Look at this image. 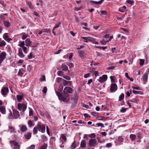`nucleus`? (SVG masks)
<instances>
[{"label": "nucleus", "instance_id": "nucleus-1", "mask_svg": "<svg viewBox=\"0 0 149 149\" xmlns=\"http://www.w3.org/2000/svg\"><path fill=\"white\" fill-rule=\"evenodd\" d=\"M20 43L18 45V46L22 48L23 52L25 54L27 53L29 49L27 48L26 47L24 46V41H20L19 42Z\"/></svg>", "mask_w": 149, "mask_h": 149}, {"label": "nucleus", "instance_id": "nucleus-2", "mask_svg": "<svg viewBox=\"0 0 149 149\" xmlns=\"http://www.w3.org/2000/svg\"><path fill=\"white\" fill-rule=\"evenodd\" d=\"M27 108V106L24 104L18 103L17 104V109L20 111H25Z\"/></svg>", "mask_w": 149, "mask_h": 149}, {"label": "nucleus", "instance_id": "nucleus-3", "mask_svg": "<svg viewBox=\"0 0 149 149\" xmlns=\"http://www.w3.org/2000/svg\"><path fill=\"white\" fill-rule=\"evenodd\" d=\"M6 54L4 52H1L0 50V64H1L6 58Z\"/></svg>", "mask_w": 149, "mask_h": 149}, {"label": "nucleus", "instance_id": "nucleus-4", "mask_svg": "<svg viewBox=\"0 0 149 149\" xmlns=\"http://www.w3.org/2000/svg\"><path fill=\"white\" fill-rule=\"evenodd\" d=\"M38 131L42 133H44L45 132V126L42 124L39 123L37 125Z\"/></svg>", "mask_w": 149, "mask_h": 149}, {"label": "nucleus", "instance_id": "nucleus-5", "mask_svg": "<svg viewBox=\"0 0 149 149\" xmlns=\"http://www.w3.org/2000/svg\"><path fill=\"white\" fill-rule=\"evenodd\" d=\"M97 143L96 139H90L89 140L88 145L90 147L95 146Z\"/></svg>", "mask_w": 149, "mask_h": 149}, {"label": "nucleus", "instance_id": "nucleus-6", "mask_svg": "<svg viewBox=\"0 0 149 149\" xmlns=\"http://www.w3.org/2000/svg\"><path fill=\"white\" fill-rule=\"evenodd\" d=\"M10 143L14 146L13 149H20V146L17 142L14 141H10Z\"/></svg>", "mask_w": 149, "mask_h": 149}, {"label": "nucleus", "instance_id": "nucleus-7", "mask_svg": "<svg viewBox=\"0 0 149 149\" xmlns=\"http://www.w3.org/2000/svg\"><path fill=\"white\" fill-rule=\"evenodd\" d=\"M107 76L106 75H103L100 77L98 80L100 82L102 83L105 82L107 79Z\"/></svg>", "mask_w": 149, "mask_h": 149}, {"label": "nucleus", "instance_id": "nucleus-8", "mask_svg": "<svg viewBox=\"0 0 149 149\" xmlns=\"http://www.w3.org/2000/svg\"><path fill=\"white\" fill-rule=\"evenodd\" d=\"M9 89L8 88L3 87L1 90V93L2 95H6L8 93Z\"/></svg>", "mask_w": 149, "mask_h": 149}, {"label": "nucleus", "instance_id": "nucleus-9", "mask_svg": "<svg viewBox=\"0 0 149 149\" xmlns=\"http://www.w3.org/2000/svg\"><path fill=\"white\" fill-rule=\"evenodd\" d=\"M117 89V87L116 84H111L110 91L111 92L113 93L115 92Z\"/></svg>", "mask_w": 149, "mask_h": 149}, {"label": "nucleus", "instance_id": "nucleus-10", "mask_svg": "<svg viewBox=\"0 0 149 149\" xmlns=\"http://www.w3.org/2000/svg\"><path fill=\"white\" fill-rule=\"evenodd\" d=\"M3 39L7 42H9L10 40H12V39L9 37V35L8 33H5L3 35Z\"/></svg>", "mask_w": 149, "mask_h": 149}, {"label": "nucleus", "instance_id": "nucleus-11", "mask_svg": "<svg viewBox=\"0 0 149 149\" xmlns=\"http://www.w3.org/2000/svg\"><path fill=\"white\" fill-rule=\"evenodd\" d=\"M81 38L84 40V41L86 42H88V41L93 42L94 41V39L90 37H83Z\"/></svg>", "mask_w": 149, "mask_h": 149}, {"label": "nucleus", "instance_id": "nucleus-12", "mask_svg": "<svg viewBox=\"0 0 149 149\" xmlns=\"http://www.w3.org/2000/svg\"><path fill=\"white\" fill-rule=\"evenodd\" d=\"M73 91L72 89L69 87H65L64 90V92L65 93H72Z\"/></svg>", "mask_w": 149, "mask_h": 149}, {"label": "nucleus", "instance_id": "nucleus-13", "mask_svg": "<svg viewBox=\"0 0 149 149\" xmlns=\"http://www.w3.org/2000/svg\"><path fill=\"white\" fill-rule=\"evenodd\" d=\"M51 32V30L49 29H42L39 31L38 34L39 35H40L43 33H50Z\"/></svg>", "mask_w": 149, "mask_h": 149}, {"label": "nucleus", "instance_id": "nucleus-14", "mask_svg": "<svg viewBox=\"0 0 149 149\" xmlns=\"http://www.w3.org/2000/svg\"><path fill=\"white\" fill-rule=\"evenodd\" d=\"M26 45L28 47H30L32 45V42L30 41L29 38H27L26 40L24 41Z\"/></svg>", "mask_w": 149, "mask_h": 149}, {"label": "nucleus", "instance_id": "nucleus-15", "mask_svg": "<svg viewBox=\"0 0 149 149\" xmlns=\"http://www.w3.org/2000/svg\"><path fill=\"white\" fill-rule=\"evenodd\" d=\"M13 116L15 118H18L19 116V112L16 110H14L13 111Z\"/></svg>", "mask_w": 149, "mask_h": 149}, {"label": "nucleus", "instance_id": "nucleus-16", "mask_svg": "<svg viewBox=\"0 0 149 149\" xmlns=\"http://www.w3.org/2000/svg\"><path fill=\"white\" fill-rule=\"evenodd\" d=\"M23 40H24L26 39L28 36V34L25 33H22L19 34Z\"/></svg>", "mask_w": 149, "mask_h": 149}, {"label": "nucleus", "instance_id": "nucleus-17", "mask_svg": "<svg viewBox=\"0 0 149 149\" xmlns=\"http://www.w3.org/2000/svg\"><path fill=\"white\" fill-rule=\"evenodd\" d=\"M148 74L147 73H145L142 77V79L144 83L146 82L148 80Z\"/></svg>", "mask_w": 149, "mask_h": 149}, {"label": "nucleus", "instance_id": "nucleus-18", "mask_svg": "<svg viewBox=\"0 0 149 149\" xmlns=\"http://www.w3.org/2000/svg\"><path fill=\"white\" fill-rule=\"evenodd\" d=\"M59 99L60 100L63 101L64 102H67V100L66 98V97L65 95H61V97H59Z\"/></svg>", "mask_w": 149, "mask_h": 149}, {"label": "nucleus", "instance_id": "nucleus-19", "mask_svg": "<svg viewBox=\"0 0 149 149\" xmlns=\"http://www.w3.org/2000/svg\"><path fill=\"white\" fill-rule=\"evenodd\" d=\"M19 52L18 55V56L21 58H23L24 57V55L23 54L22 52V49L21 48H19Z\"/></svg>", "mask_w": 149, "mask_h": 149}, {"label": "nucleus", "instance_id": "nucleus-20", "mask_svg": "<svg viewBox=\"0 0 149 149\" xmlns=\"http://www.w3.org/2000/svg\"><path fill=\"white\" fill-rule=\"evenodd\" d=\"M16 97L17 101L19 102H21L23 99V96L20 95H17L16 96Z\"/></svg>", "mask_w": 149, "mask_h": 149}, {"label": "nucleus", "instance_id": "nucleus-21", "mask_svg": "<svg viewBox=\"0 0 149 149\" xmlns=\"http://www.w3.org/2000/svg\"><path fill=\"white\" fill-rule=\"evenodd\" d=\"M80 146L82 148H84L86 146V141L85 140H83L81 142Z\"/></svg>", "mask_w": 149, "mask_h": 149}, {"label": "nucleus", "instance_id": "nucleus-22", "mask_svg": "<svg viewBox=\"0 0 149 149\" xmlns=\"http://www.w3.org/2000/svg\"><path fill=\"white\" fill-rule=\"evenodd\" d=\"M104 0H101L99 1H91L90 2L92 3H94L95 4H101L103 1Z\"/></svg>", "mask_w": 149, "mask_h": 149}, {"label": "nucleus", "instance_id": "nucleus-23", "mask_svg": "<svg viewBox=\"0 0 149 149\" xmlns=\"http://www.w3.org/2000/svg\"><path fill=\"white\" fill-rule=\"evenodd\" d=\"M26 3L27 5L30 8L33 9L34 8L33 6L32 5L31 2H29L28 1H26Z\"/></svg>", "mask_w": 149, "mask_h": 149}, {"label": "nucleus", "instance_id": "nucleus-24", "mask_svg": "<svg viewBox=\"0 0 149 149\" xmlns=\"http://www.w3.org/2000/svg\"><path fill=\"white\" fill-rule=\"evenodd\" d=\"M0 111L3 114L6 113V110L4 107L3 106H1L0 107Z\"/></svg>", "mask_w": 149, "mask_h": 149}, {"label": "nucleus", "instance_id": "nucleus-25", "mask_svg": "<svg viewBox=\"0 0 149 149\" xmlns=\"http://www.w3.org/2000/svg\"><path fill=\"white\" fill-rule=\"evenodd\" d=\"M72 81H68L65 80L63 79V84L64 86H65L67 85H70L71 84Z\"/></svg>", "mask_w": 149, "mask_h": 149}, {"label": "nucleus", "instance_id": "nucleus-26", "mask_svg": "<svg viewBox=\"0 0 149 149\" xmlns=\"http://www.w3.org/2000/svg\"><path fill=\"white\" fill-rule=\"evenodd\" d=\"M27 128L25 125H23L20 127V130L22 132H25L27 130Z\"/></svg>", "mask_w": 149, "mask_h": 149}, {"label": "nucleus", "instance_id": "nucleus-27", "mask_svg": "<svg viewBox=\"0 0 149 149\" xmlns=\"http://www.w3.org/2000/svg\"><path fill=\"white\" fill-rule=\"evenodd\" d=\"M4 26L7 27H9L10 26V24L8 21H5L3 22Z\"/></svg>", "mask_w": 149, "mask_h": 149}, {"label": "nucleus", "instance_id": "nucleus-28", "mask_svg": "<svg viewBox=\"0 0 149 149\" xmlns=\"http://www.w3.org/2000/svg\"><path fill=\"white\" fill-rule=\"evenodd\" d=\"M61 68L63 70L66 71L68 70V67L64 64H62Z\"/></svg>", "mask_w": 149, "mask_h": 149}, {"label": "nucleus", "instance_id": "nucleus-29", "mask_svg": "<svg viewBox=\"0 0 149 149\" xmlns=\"http://www.w3.org/2000/svg\"><path fill=\"white\" fill-rule=\"evenodd\" d=\"M6 44V42L4 40H2L0 39V47L5 46Z\"/></svg>", "mask_w": 149, "mask_h": 149}, {"label": "nucleus", "instance_id": "nucleus-30", "mask_svg": "<svg viewBox=\"0 0 149 149\" xmlns=\"http://www.w3.org/2000/svg\"><path fill=\"white\" fill-rule=\"evenodd\" d=\"M25 138L27 139H29L31 137V133L30 132H29L25 134Z\"/></svg>", "mask_w": 149, "mask_h": 149}, {"label": "nucleus", "instance_id": "nucleus-31", "mask_svg": "<svg viewBox=\"0 0 149 149\" xmlns=\"http://www.w3.org/2000/svg\"><path fill=\"white\" fill-rule=\"evenodd\" d=\"M130 137L131 140L133 141L135 139L136 136L135 134H131L130 135Z\"/></svg>", "mask_w": 149, "mask_h": 149}, {"label": "nucleus", "instance_id": "nucleus-32", "mask_svg": "<svg viewBox=\"0 0 149 149\" xmlns=\"http://www.w3.org/2000/svg\"><path fill=\"white\" fill-rule=\"evenodd\" d=\"M76 147V145L75 143V141H74V142L72 143L71 145L70 146L71 149H75Z\"/></svg>", "mask_w": 149, "mask_h": 149}, {"label": "nucleus", "instance_id": "nucleus-33", "mask_svg": "<svg viewBox=\"0 0 149 149\" xmlns=\"http://www.w3.org/2000/svg\"><path fill=\"white\" fill-rule=\"evenodd\" d=\"M61 140L62 139L64 141H65L66 140V138L65 136L63 134H62L60 137Z\"/></svg>", "mask_w": 149, "mask_h": 149}, {"label": "nucleus", "instance_id": "nucleus-34", "mask_svg": "<svg viewBox=\"0 0 149 149\" xmlns=\"http://www.w3.org/2000/svg\"><path fill=\"white\" fill-rule=\"evenodd\" d=\"M132 92L133 93L135 94H139L140 95H142L143 94L142 92L141 91H137L133 90Z\"/></svg>", "mask_w": 149, "mask_h": 149}, {"label": "nucleus", "instance_id": "nucleus-35", "mask_svg": "<svg viewBox=\"0 0 149 149\" xmlns=\"http://www.w3.org/2000/svg\"><path fill=\"white\" fill-rule=\"evenodd\" d=\"M38 127H35L33 130V133L34 134H36L38 132Z\"/></svg>", "mask_w": 149, "mask_h": 149}, {"label": "nucleus", "instance_id": "nucleus-36", "mask_svg": "<svg viewBox=\"0 0 149 149\" xmlns=\"http://www.w3.org/2000/svg\"><path fill=\"white\" fill-rule=\"evenodd\" d=\"M28 124L29 126V127H31L32 126H34V125L33 124V123L31 120H29L28 122Z\"/></svg>", "mask_w": 149, "mask_h": 149}, {"label": "nucleus", "instance_id": "nucleus-37", "mask_svg": "<svg viewBox=\"0 0 149 149\" xmlns=\"http://www.w3.org/2000/svg\"><path fill=\"white\" fill-rule=\"evenodd\" d=\"M61 24V22H59L57 24H56L53 30H54L55 29L58 28Z\"/></svg>", "mask_w": 149, "mask_h": 149}, {"label": "nucleus", "instance_id": "nucleus-38", "mask_svg": "<svg viewBox=\"0 0 149 149\" xmlns=\"http://www.w3.org/2000/svg\"><path fill=\"white\" fill-rule=\"evenodd\" d=\"M9 128L10 129V131L11 132H15V130L14 127L10 126H9Z\"/></svg>", "mask_w": 149, "mask_h": 149}, {"label": "nucleus", "instance_id": "nucleus-39", "mask_svg": "<svg viewBox=\"0 0 149 149\" xmlns=\"http://www.w3.org/2000/svg\"><path fill=\"white\" fill-rule=\"evenodd\" d=\"M79 56L80 57L82 58L84 56V52L82 51H79Z\"/></svg>", "mask_w": 149, "mask_h": 149}, {"label": "nucleus", "instance_id": "nucleus-40", "mask_svg": "<svg viewBox=\"0 0 149 149\" xmlns=\"http://www.w3.org/2000/svg\"><path fill=\"white\" fill-rule=\"evenodd\" d=\"M100 42L102 45H105L106 43V41L104 39L100 40Z\"/></svg>", "mask_w": 149, "mask_h": 149}, {"label": "nucleus", "instance_id": "nucleus-41", "mask_svg": "<svg viewBox=\"0 0 149 149\" xmlns=\"http://www.w3.org/2000/svg\"><path fill=\"white\" fill-rule=\"evenodd\" d=\"M8 118L9 119H12L13 118L12 113L11 111L10 112L9 115L8 116Z\"/></svg>", "mask_w": 149, "mask_h": 149}, {"label": "nucleus", "instance_id": "nucleus-42", "mask_svg": "<svg viewBox=\"0 0 149 149\" xmlns=\"http://www.w3.org/2000/svg\"><path fill=\"white\" fill-rule=\"evenodd\" d=\"M95 47L97 48H99L100 49H102L103 50H104L105 49H106L107 48V47L106 46L102 47L99 46H96Z\"/></svg>", "mask_w": 149, "mask_h": 149}, {"label": "nucleus", "instance_id": "nucleus-43", "mask_svg": "<svg viewBox=\"0 0 149 149\" xmlns=\"http://www.w3.org/2000/svg\"><path fill=\"white\" fill-rule=\"evenodd\" d=\"M124 98V95L123 93H122L119 97V101H121Z\"/></svg>", "mask_w": 149, "mask_h": 149}, {"label": "nucleus", "instance_id": "nucleus-44", "mask_svg": "<svg viewBox=\"0 0 149 149\" xmlns=\"http://www.w3.org/2000/svg\"><path fill=\"white\" fill-rule=\"evenodd\" d=\"M57 74L59 76H62L63 75V72L62 71H59L57 72Z\"/></svg>", "mask_w": 149, "mask_h": 149}, {"label": "nucleus", "instance_id": "nucleus-45", "mask_svg": "<svg viewBox=\"0 0 149 149\" xmlns=\"http://www.w3.org/2000/svg\"><path fill=\"white\" fill-rule=\"evenodd\" d=\"M29 115L30 116H32L33 115V110L30 108H29Z\"/></svg>", "mask_w": 149, "mask_h": 149}, {"label": "nucleus", "instance_id": "nucleus-46", "mask_svg": "<svg viewBox=\"0 0 149 149\" xmlns=\"http://www.w3.org/2000/svg\"><path fill=\"white\" fill-rule=\"evenodd\" d=\"M126 2L130 4H132L134 3V2L133 0H127L126 1Z\"/></svg>", "mask_w": 149, "mask_h": 149}, {"label": "nucleus", "instance_id": "nucleus-47", "mask_svg": "<svg viewBox=\"0 0 149 149\" xmlns=\"http://www.w3.org/2000/svg\"><path fill=\"white\" fill-rule=\"evenodd\" d=\"M62 78L61 77H57L56 79V81L58 83H59L62 80Z\"/></svg>", "mask_w": 149, "mask_h": 149}, {"label": "nucleus", "instance_id": "nucleus-48", "mask_svg": "<svg viewBox=\"0 0 149 149\" xmlns=\"http://www.w3.org/2000/svg\"><path fill=\"white\" fill-rule=\"evenodd\" d=\"M144 63V60L140 59V64L141 65H142Z\"/></svg>", "mask_w": 149, "mask_h": 149}, {"label": "nucleus", "instance_id": "nucleus-49", "mask_svg": "<svg viewBox=\"0 0 149 149\" xmlns=\"http://www.w3.org/2000/svg\"><path fill=\"white\" fill-rule=\"evenodd\" d=\"M47 147V144H45L39 149H46Z\"/></svg>", "mask_w": 149, "mask_h": 149}, {"label": "nucleus", "instance_id": "nucleus-50", "mask_svg": "<svg viewBox=\"0 0 149 149\" xmlns=\"http://www.w3.org/2000/svg\"><path fill=\"white\" fill-rule=\"evenodd\" d=\"M131 94L132 91L131 90L128 91L126 93V95L128 97L130 96Z\"/></svg>", "mask_w": 149, "mask_h": 149}, {"label": "nucleus", "instance_id": "nucleus-51", "mask_svg": "<svg viewBox=\"0 0 149 149\" xmlns=\"http://www.w3.org/2000/svg\"><path fill=\"white\" fill-rule=\"evenodd\" d=\"M45 76L44 75H42V78H41L40 79V81L41 82L43 81H45Z\"/></svg>", "mask_w": 149, "mask_h": 149}, {"label": "nucleus", "instance_id": "nucleus-52", "mask_svg": "<svg viewBox=\"0 0 149 149\" xmlns=\"http://www.w3.org/2000/svg\"><path fill=\"white\" fill-rule=\"evenodd\" d=\"M47 88L45 86L43 88V89L42 90V91L44 93H46L47 92Z\"/></svg>", "mask_w": 149, "mask_h": 149}, {"label": "nucleus", "instance_id": "nucleus-53", "mask_svg": "<svg viewBox=\"0 0 149 149\" xmlns=\"http://www.w3.org/2000/svg\"><path fill=\"white\" fill-rule=\"evenodd\" d=\"M132 88L133 89H136L137 90H141V89L139 87H135V86H132Z\"/></svg>", "mask_w": 149, "mask_h": 149}, {"label": "nucleus", "instance_id": "nucleus-54", "mask_svg": "<svg viewBox=\"0 0 149 149\" xmlns=\"http://www.w3.org/2000/svg\"><path fill=\"white\" fill-rule=\"evenodd\" d=\"M63 77L64 79H65L67 80H69L70 79V77L68 76H66L64 75L63 76Z\"/></svg>", "mask_w": 149, "mask_h": 149}, {"label": "nucleus", "instance_id": "nucleus-55", "mask_svg": "<svg viewBox=\"0 0 149 149\" xmlns=\"http://www.w3.org/2000/svg\"><path fill=\"white\" fill-rule=\"evenodd\" d=\"M17 75L21 77L23 76V73L20 70H19L18 73Z\"/></svg>", "mask_w": 149, "mask_h": 149}, {"label": "nucleus", "instance_id": "nucleus-56", "mask_svg": "<svg viewBox=\"0 0 149 149\" xmlns=\"http://www.w3.org/2000/svg\"><path fill=\"white\" fill-rule=\"evenodd\" d=\"M126 108H122L120 109V111L122 113H124L126 111Z\"/></svg>", "mask_w": 149, "mask_h": 149}, {"label": "nucleus", "instance_id": "nucleus-57", "mask_svg": "<svg viewBox=\"0 0 149 149\" xmlns=\"http://www.w3.org/2000/svg\"><path fill=\"white\" fill-rule=\"evenodd\" d=\"M67 65L70 67H72L73 66V64L70 62H67L66 63Z\"/></svg>", "mask_w": 149, "mask_h": 149}, {"label": "nucleus", "instance_id": "nucleus-58", "mask_svg": "<svg viewBox=\"0 0 149 149\" xmlns=\"http://www.w3.org/2000/svg\"><path fill=\"white\" fill-rule=\"evenodd\" d=\"M89 136L91 138H95L96 136V135L95 133H92Z\"/></svg>", "mask_w": 149, "mask_h": 149}, {"label": "nucleus", "instance_id": "nucleus-59", "mask_svg": "<svg viewBox=\"0 0 149 149\" xmlns=\"http://www.w3.org/2000/svg\"><path fill=\"white\" fill-rule=\"evenodd\" d=\"M28 58L30 59H32L33 58V56L31 52L30 54L28 56Z\"/></svg>", "mask_w": 149, "mask_h": 149}, {"label": "nucleus", "instance_id": "nucleus-60", "mask_svg": "<svg viewBox=\"0 0 149 149\" xmlns=\"http://www.w3.org/2000/svg\"><path fill=\"white\" fill-rule=\"evenodd\" d=\"M123 140V138L121 136H119L118 138V141L120 142H122Z\"/></svg>", "mask_w": 149, "mask_h": 149}, {"label": "nucleus", "instance_id": "nucleus-61", "mask_svg": "<svg viewBox=\"0 0 149 149\" xmlns=\"http://www.w3.org/2000/svg\"><path fill=\"white\" fill-rule=\"evenodd\" d=\"M35 147V146L34 145H31L29 148L28 149H34Z\"/></svg>", "mask_w": 149, "mask_h": 149}, {"label": "nucleus", "instance_id": "nucleus-62", "mask_svg": "<svg viewBox=\"0 0 149 149\" xmlns=\"http://www.w3.org/2000/svg\"><path fill=\"white\" fill-rule=\"evenodd\" d=\"M111 146H112V144H111V143H108L106 145V146L107 148L110 147H111Z\"/></svg>", "mask_w": 149, "mask_h": 149}, {"label": "nucleus", "instance_id": "nucleus-63", "mask_svg": "<svg viewBox=\"0 0 149 149\" xmlns=\"http://www.w3.org/2000/svg\"><path fill=\"white\" fill-rule=\"evenodd\" d=\"M99 73L97 71H95L94 72V74L95 77L98 76Z\"/></svg>", "mask_w": 149, "mask_h": 149}, {"label": "nucleus", "instance_id": "nucleus-64", "mask_svg": "<svg viewBox=\"0 0 149 149\" xmlns=\"http://www.w3.org/2000/svg\"><path fill=\"white\" fill-rule=\"evenodd\" d=\"M70 56L69 57V60H71L72 58L73 54L72 53H71L70 54Z\"/></svg>", "mask_w": 149, "mask_h": 149}]
</instances>
